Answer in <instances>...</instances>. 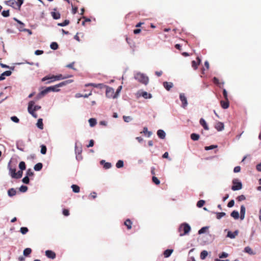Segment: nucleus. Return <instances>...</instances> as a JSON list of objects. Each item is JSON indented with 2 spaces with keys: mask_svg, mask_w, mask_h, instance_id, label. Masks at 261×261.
<instances>
[{
  "mask_svg": "<svg viewBox=\"0 0 261 261\" xmlns=\"http://www.w3.org/2000/svg\"><path fill=\"white\" fill-rule=\"evenodd\" d=\"M16 193V190L13 188H11V189H9L8 191V194L10 197L15 195Z\"/></svg>",
  "mask_w": 261,
  "mask_h": 261,
  "instance_id": "28",
  "label": "nucleus"
},
{
  "mask_svg": "<svg viewBox=\"0 0 261 261\" xmlns=\"http://www.w3.org/2000/svg\"><path fill=\"white\" fill-rule=\"evenodd\" d=\"M43 167L42 164L41 163H39L36 164L34 167V169L35 171H40L42 169Z\"/></svg>",
  "mask_w": 261,
  "mask_h": 261,
  "instance_id": "27",
  "label": "nucleus"
},
{
  "mask_svg": "<svg viewBox=\"0 0 261 261\" xmlns=\"http://www.w3.org/2000/svg\"><path fill=\"white\" fill-rule=\"evenodd\" d=\"M221 106L222 108L226 109L229 106V102L228 99H225L220 101Z\"/></svg>",
  "mask_w": 261,
  "mask_h": 261,
  "instance_id": "14",
  "label": "nucleus"
},
{
  "mask_svg": "<svg viewBox=\"0 0 261 261\" xmlns=\"http://www.w3.org/2000/svg\"><path fill=\"white\" fill-rule=\"evenodd\" d=\"M71 188L72 189V191L74 193H79L80 192V187L76 185H72L71 186Z\"/></svg>",
  "mask_w": 261,
  "mask_h": 261,
  "instance_id": "26",
  "label": "nucleus"
},
{
  "mask_svg": "<svg viewBox=\"0 0 261 261\" xmlns=\"http://www.w3.org/2000/svg\"><path fill=\"white\" fill-rule=\"evenodd\" d=\"M190 230L191 227L187 223L182 224L178 228V231L180 232V236H183L187 234Z\"/></svg>",
  "mask_w": 261,
  "mask_h": 261,
  "instance_id": "5",
  "label": "nucleus"
},
{
  "mask_svg": "<svg viewBox=\"0 0 261 261\" xmlns=\"http://www.w3.org/2000/svg\"><path fill=\"white\" fill-rule=\"evenodd\" d=\"M90 125L92 127L95 126L96 124V120L95 118H90L89 120Z\"/></svg>",
  "mask_w": 261,
  "mask_h": 261,
  "instance_id": "37",
  "label": "nucleus"
},
{
  "mask_svg": "<svg viewBox=\"0 0 261 261\" xmlns=\"http://www.w3.org/2000/svg\"><path fill=\"white\" fill-rule=\"evenodd\" d=\"M124 224L125 226H126L127 229L129 230L132 228V222L131 221V220L130 219H126L125 221Z\"/></svg>",
  "mask_w": 261,
  "mask_h": 261,
  "instance_id": "21",
  "label": "nucleus"
},
{
  "mask_svg": "<svg viewBox=\"0 0 261 261\" xmlns=\"http://www.w3.org/2000/svg\"><path fill=\"white\" fill-rule=\"evenodd\" d=\"M72 82H73V81L72 80H69L67 81L62 82H61L57 85H56L55 86L47 87L44 90L41 91L39 95L40 96H43L50 91L58 92L60 91V89H59V88L63 86H65V85H67V84L71 83Z\"/></svg>",
  "mask_w": 261,
  "mask_h": 261,
  "instance_id": "1",
  "label": "nucleus"
},
{
  "mask_svg": "<svg viewBox=\"0 0 261 261\" xmlns=\"http://www.w3.org/2000/svg\"><path fill=\"white\" fill-rule=\"evenodd\" d=\"M152 182L156 185H159L160 184V180L155 176H153L152 177Z\"/></svg>",
  "mask_w": 261,
  "mask_h": 261,
  "instance_id": "39",
  "label": "nucleus"
},
{
  "mask_svg": "<svg viewBox=\"0 0 261 261\" xmlns=\"http://www.w3.org/2000/svg\"><path fill=\"white\" fill-rule=\"evenodd\" d=\"M14 19L19 24V26L18 27V29L20 31H29V29H25L23 28L24 27V24L23 23H22L21 21H20L16 18H14Z\"/></svg>",
  "mask_w": 261,
  "mask_h": 261,
  "instance_id": "9",
  "label": "nucleus"
},
{
  "mask_svg": "<svg viewBox=\"0 0 261 261\" xmlns=\"http://www.w3.org/2000/svg\"><path fill=\"white\" fill-rule=\"evenodd\" d=\"M5 4L8 6H11L15 9H20L21 5L23 3V0H17L15 1L14 0H9L5 1Z\"/></svg>",
  "mask_w": 261,
  "mask_h": 261,
  "instance_id": "6",
  "label": "nucleus"
},
{
  "mask_svg": "<svg viewBox=\"0 0 261 261\" xmlns=\"http://www.w3.org/2000/svg\"><path fill=\"white\" fill-rule=\"evenodd\" d=\"M50 47L52 49L56 50L58 48L59 45L57 42H54L50 44Z\"/></svg>",
  "mask_w": 261,
  "mask_h": 261,
  "instance_id": "36",
  "label": "nucleus"
},
{
  "mask_svg": "<svg viewBox=\"0 0 261 261\" xmlns=\"http://www.w3.org/2000/svg\"><path fill=\"white\" fill-rule=\"evenodd\" d=\"M12 121L15 123H18L19 122V119L16 116H12L11 117Z\"/></svg>",
  "mask_w": 261,
  "mask_h": 261,
  "instance_id": "56",
  "label": "nucleus"
},
{
  "mask_svg": "<svg viewBox=\"0 0 261 261\" xmlns=\"http://www.w3.org/2000/svg\"><path fill=\"white\" fill-rule=\"evenodd\" d=\"M12 74V72L11 71L8 70L4 72L1 75H0V81H3L5 79V76H8L11 75Z\"/></svg>",
  "mask_w": 261,
  "mask_h": 261,
  "instance_id": "15",
  "label": "nucleus"
},
{
  "mask_svg": "<svg viewBox=\"0 0 261 261\" xmlns=\"http://www.w3.org/2000/svg\"><path fill=\"white\" fill-rule=\"evenodd\" d=\"M207 229H208L207 227H203L198 231V233L199 234L203 233L206 231V230Z\"/></svg>",
  "mask_w": 261,
  "mask_h": 261,
  "instance_id": "52",
  "label": "nucleus"
},
{
  "mask_svg": "<svg viewBox=\"0 0 261 261\" xmlns=\"http://www.w3.org/2000/svg\"><path fill=\"white\" fill-rule=\"evenodd\" d=\"M196 60V61H193L192 62V66L195 70L197 69L198 65H199L201 62V60L199 57H197Z\"/></svg>",
  "mask_w": 261,
  "mask_h": 261,
  "instance_id": "13",
  "label": "nucleus"
},
{
  "mask_svg": "<svg viewBox=\"0 0 261 261\" xmlns=\"http://www.w3.org/2000/svg\"><path fill=\"white\" fill-rule=\"evenodd\" d=\"M19 168L21 170H24L26 168L25 164L24 162L21 161L19 164Z\"/></svg>",
  "mask_w": 261,
  "mask_h": 261,
  "instance_id": "38",
  "label": "nucleus"
},
{
  "mask_svg": "<svg viewBox=\"0 0 261 261\" xmlns=\"http://www.w3.org/2000/svg\"><path fill=\"white\" fill-rule=\"evenodd\" d=\"M106 95L109 98H115L117 97V94L114 92V89L110 87H106Z\"/></svg>",
  "mask_w": 261,
  "mask_h": 261,
  "instance_id": "7",
  "label": "nucleus"
},
{
  "mask_svg": "<svg viewBox=\"0 0 261 261\" xmlns=\"http://www.w3.org/2000/svg\"><path fill=\"white\" fill-rule=\"evenodd\" d=\"M34 175V172L32 171L31 169H29L27 171V176H32Z\"/></svg>",
  "mask_w": 261,
  "mask_h": 261,
  "instance_id": "49",
  "label": "nucleus"
},
{
  "mask_svg": "<svg viewBox=\"0 0 261 261\" xmlns=\"http://www.w3.org/2000/svg\"><path fill=\"white\" fill-rule=\"evenodd\" d=\"M158 137L161 139H164L165 138L166 134L163 130L159 129L157 132Z\"/></svg>",
  "mask_w": 261,
  "mask_h": 261,
  "instance_id": "20",
  "label": "nucleus"
},
{
  "mask_svg": "<svg viewBox=\"0 0 261 261\" xmlns=\"http://www.w3.org/2000/svg\"><path fill=\"white\" fill-rule=\"evenodd\" d=\"M173 250L172 249H167L164 252V255L165 257H169L172 253L173 252Z\"/></svg>",
  "mask_w": 261,
  "mask_h": 261,
  "instance_id": "24",
  "label": "nucleus"
},
{
  "mask_svg": "<svg viewBox=\"0 0 261 261\" xmlns=\"http://www.w3.org/2000/svg\"><path fill=\"white\" fill-rule=\"evenodd\" d=\"M199 123L205 130L208 129V127L205 121L203 118H201L200 119Z\"/></svg>",
  "mask_w": 261,
  "mask_h": 261,
  "instance_id": "23",
  "label": "nucleus"
},
{
  "mask_svg": "<svg viewBox=\"0 0 261 261\" xmlns=\"http://www.w3.org/2000/svg\"><path fill=\"white\" fill-rule=\"evenodd\" d=\"M217 147V145H211L209 146H205L204 149L206 150H211V149H213L214 148H216Z\"/></svg>",
  "mask_w": 261,
  "mask_h": 261,
  "instance_id": "48",
  "label": "nucleus"
},
{
  "mask_svg": "<svg viewBox=\"0 0 261 261\" xmlns=\"http://www.w3.org/2000/svg\"><path fill=\"white\" fill-rule=\"evenodd\" d=\"M245 252L248 253L249 254H254L252 249L249 246L246 247L244 249Z\"/></svg>",
  "mask_w": 261,
  "mask_h": 261,
  "instance_id": "32",
  "label": "nucleus"
},
{
  "mask_svg": "<svg viewBox=\"0 0 261 261\" xmlns=\"http://www.w3.org/2000/svg\"><path fill=\"white\" fill-rule=\"evenodd\" d=\"M2 15L4 17H8L10 15L9 10H4L2 13Z\"/></svg>",
  "mask_w": 261,
  "mask_h": 261,
  "instance_id": "50",
  "label": "nucleus"
},
{
  "mask_svg": "<svg viewBox=\"0 0 261 261\" xmlns=\"http://www.w3.org/2000/svg\"><path fill=\"white\" fill-rule=\"evenodd\" d=\"M69 23V21L68 20H65L63 22L58 23V25L60 27H64L66 26Z\"/></svg>",
  "mask_w": 261,
  "mask_h": 261,
  "instance_id": "41",
  "label": "nucleus"
},
{
  "mask_svg": "<svg viewBox=\"0 0 261 261\" xmlns=\"http://www.w3.org/2000/svg\"><path fill=\"white\" fill-rule=\"evenodd\" d=\"M207 252L206 250H203L200 253V258L201 259H204L207 256Z\"/></svg>",
  "mask_w": 261,
  "mask_h": 261,
  "instance_id": "35",
  "label": "nucleus"
},
{
  "mask_svg": "<svg viewBox=\"0 0 261 261\" xmlns=\"http://www.w3.org/2000/svg\"><path fill=\"white\" fill-rule=\"evenodd\" d=\"M239 233L238 230H236L234 232L228 231L227 236L231 239H234Z\"/></svg>",
  "mask_w": 261,
  "mask_h": 261,
  "instance_id": "18",
  "label": "nucleus"
},
{
  "mask_svg": "<svg viewBox=\"0 0 261 261\" xmlns=\"http://www.w3.org/2000/svg\"><path fill=\"white\" fill-rule=\"evenodd\" d=\"M94 142L93 140H90L89 141V143L88 145H87V147L88 148L92 147L94 145Z\"/></svg>",
  "mask_w": 261,
  "mask_h": 261,
  "instance_id": "63",
  "label": "nucleus"
},
{
  "mask_svg": "<svg viewBox=\"0 0 261 261\" xmlns=\"http://www.w3.org/2000/svg\"><path fill=\"white\" fill-rule=\"evenodd\" d=\"M97 196V194L95 192H93L91 193L90 195L89 196V197H91L92 199H95Z\"/></svg>",
  "mask_w": 261,
  "mask_h": 261,
  "instance_id": "62",
  "label": "nucleus"
},
{
  "mask_svg": "<svg viewBox=\"0 0 261 261\" xmlns=\"http://www.w3.org/2000/svg\"><path fill=\"white\" fill-rule=\"evenodd\" d=\"M141 95L145 99L151 98V95L150 93H148L147 92H142Z\"/></svg>",
  "mask_w": 261,
  "mask_h": 261,
  "instance_id": "30",
  "label": "nucleus"
},
{
  "mask_svg": "<svg viewBox=\"0 0 261 261\" xmlns=\"http://www.w3.org/2000/svg\"><path fill=\"white\" fill-rule=\"evenodd\" d=\"M54 11L51 12V13L52 17L55 19H59L60 18V13L58 12H56V11L57 10V9H54Z\"/></svg>",
  "mask_w": 261,
  "mask_h": 261,
  "instance_id": "19",
  "label": "nucleus"
},
{
  "mask_svg": "<svg viewBox=\"0 0 261 261\" xmlns=\"http://www.w3.org/2000/svg\"><path fill=\"white\" fill-rule=\"evenodd\" d=\"M225 215H226V214L224 212L217 213H216V218L218 219H220L222 217L225 216Z\"/></svg>",
  "mask_w": 261,
  "mask_h": 261,
  "instance_id": "40",
  "label": "nucleus"
},
{
  "mask_svg": "<svg viewBox=\"0 0 261 261\" xmlns=\"http://www.w3.org/2000/svg\"><path fill=\"white\" fill-rule=\"evenodd\" d=\"M46 147L44 145H41V153L43 154H45L46 153Z\"/></svg>",
  "mask_w": 261,
  "mask_h": 261,
  "instance_id": "44",
  "label": "nucleus"
},
{
  "mask_svg": "<svg viewBox=\"0 0 261 261\" xmlns=\"http://www.w3.org/2000/svg\"><path fill=\"white\" fill-rule=\"evenodd\" d=\"M230 216L235 219H238L239 218V212L236 211H232L230 214Z\"/></svg>",
  "mask_w": 261,
  "mask_h": 261,
  "instance_id": "29",
  "label": "nucleus"
},
{
  "mask_svg": "<svg viewBox=\"0 0 261 261\" xmlns=\"http://www.w3.org/2000/svg\"><path fill=\"white\" fill-rule=\"evenodd\" d=\"M123 118L124 121L126 122H128L132 120V118L130 116H124L123 117Z\"/></svg>",
  "mask_w": 261,
  "mask_h": 261,
  "instance_id": "57",
  "label": "nucleus"
},
{
  "mask_svg": "<svg viewBox=\"0 0 261 261\" xmlns=\"http://www.w3.org/2000/svg\"><path fill=\"white\" fill-rule=\"evenodd\" d=\"M241 171V167L240 166H236L233 169V171L235 173L239 172Z\"/></svg>",
  "mask_w": 261,
  "mask_h": 261,
  "instance_id": "64",
  "label": "nucleus"
},
{
  "mask_svg": "<svg viewBox=\"0 0 261 261\" xmlns=\"http://www.w3.org/2000/svg\"><path fill=\"white\" fill-rule=\"evenodd\" d=\"M123 161L122 160H119L116 163V166L117 168H121L123 166Z\"/></svg>",
  "mask_w": 261,
  "mask_h": 261,
  "instance_id": "42",
  "label": "nucleus"
},
{
  "mask_svg": "<svg viewBox=\"0 0 261 261\" xmlns=\"http://www.w3.org/2000/svg\"><path fill=\"white\" fill-rule=\"evenodd\" d=\"M223 96H224V98L225 99H228L227 92L226 89H224L223 90Z\"/></svg>",
  "mask_w": 261,
  "mask_h": 261,
  "instance_id": "60",
  "label": "nucleus"
},
{
  "mask_svg": "<svg viewBox=\"0 0 261 261\" xmlns=\"http://www.w3.org/2000/svg\"><path fill=\"white\" fill-rule=\"evenodd\" d=\"M45 255L49 258L54 259L56 258V255L55 252L51 250H46L45 251Z\"/></svg>",
  "mask_w": 261,
  "mask_h": 261,
  "instance_id": "11",
  "label": "nucleus"
},
{
  "mask_svg": "<svg viewBox=\"0 0 261 261\" xmlns=\"http://www.w3.org/2000/svg\"><path fill=\"white\" fill-rule=\"evenodd\" d=\"M246 199V197L244 195H240L237 198V199L238 201H243V200H244L245 199Z\"/></svg>",
  "mask_w": 261,
  "mask_h": 261,
  "instance_id": "54",
  "label": "nucleus"
},
{
  "mask_svg": "<svg viewBox=\"0 0 261 261\" xmlns=\"http://www.w3.org/2000/svg\"><path fill=\"white\" fill-rule=\"evenodd\" d=\"M135 79L140 83L147 85L148 83V77L143 73H137L135 75Z\"/></svg>",
  "mask_w": 261,
  "mask_h": 261,
  "instance_id": "4",
  "label": "nucleus"
},
{
  "mask_svg": "<svg viewBox=\"0 0 261 261\" xmlns=\"http://www.w3.org/2000/svg\"><path fill=\"white\" fill-rule=\"evenodd\" d=\"M144 134H147V136L149 137L151 136V132H148V129L146 127H144L143 128V132Z\"/></svg>",
  "mask_w": 261,
  "mask_h": 261,
  "instance_id": "47",
  "label": "nucleus"
},
{
  "mask_svg": "<svg viewBox=\"0 0 261 261\" xmlns=\"http://www.w3.org/2000/svg\"><path fill=\"white\" fill-rule=\"evenodd\" d=\"M179 98L181 101L182 102V106L183 108H185L188 105L187 98L185 96V94L183 93L180 94Z\"/></svg>",
  "mask_w": 261,
  "mask_h": 261,
  "instance_id": "10",
  "label": "nucleus"
},
{
  "mask_svg": "<svg viewBox=\"0 0 261 261\" xmlns=\"http://www.w3.org/2000/svg\"><path fill=\"white\" fill-rule=\"evenodd\" d=\"M205 201L203 200H200L197 203V206L198 207H201L205 204Z\"/></svg>",
  "mask_w": 261,
  "mask_h": 261,
  "instance_id": "43",
  "label": "nucleus"
},
{
  "mask_svg": "<svg viewBox=\"0 0 261 261\" xmlns=\"http://www.w3.org/2000/svg\"><path fill=\"white\" fill-rule=\"evenodd\" d=\"M27 190L28 187L25 186H21L19 188V190L21 192H25L27 191Z\"/></svg>",
  "mask_w": 261,
  "mask_h": 261,
  "instance_id": "53",
  "label": "nucleus"
},
{
  "mask_svg": "<svg viewBox=\"0 0 261 261\" xmlns=\"http://www.w3.org/2000/svg\"><path fill=\"white\" fill-rule=\"evenodd\" d=\"M8 167L9 169V174L12 178H15V176L16 175V169L12 168L10 166V164H9Z\"/></svg>",
  "mask_w": 261,
  "mask_h": 261,
  "instance_id": "16",
  "label": "nucleus"
},
{
  "mask_svg": "<svg viewBox=\"0 0 261 261\" xmlns=\"http://www.w3.org/2000/svg\"><path fill=\"white\" fill-rule=\"evenodd\" d=\"M234 204V201L233 200H231L227 204V206L228 207H232Z\"/></svg>",
  "mask_w": 261,
  "mask_h": 261,
  "instance_id": "59",
  "label": "nucleus"
},
{
  "mask_svg": "<svg viewBox=\"0 0 261 261\" xmlns=\"http://www.w3.org/2000/svg\"><path fill=\"white\" fill-rule=\"evenodd\" d=\"M228 254L225 252H222L221 254L219 255V257L220 258H225L228 256Z\"/></svg>",
  "mask_w": 261,
  "mask_h": 261,
  "instance_id": "55",
  "label": "nucleus"
},
{
  "mask_svg": "<svg viewBox=\"0 0 261 261\" xmlns=\"http://www.w3.org/2000/svg\"><path fill=\"white\" fill-rule=\"evenodd\" d=\"M63 214L65 216L69 215V212L67 209H64L63 211Z\"/></svg>",
  "mask_w": 261,
  "mask_h": 261,
  "instance_id": "61",
  "label": "nucleus"
},
{
  "mask_svg": "<svg viewBox=\"0 0 261 261\" xmlns=\"http://www.w3.org/2000/svg\"><path fill=\"white\" fill-rule=\"evenodd\" d=\"M28 231L29 229L27 227H22L20 228V231L23 234H26L28 232Z\"/></svg>",
  "mask_w": 261,
  "mask_h": 261,
  "instance_id": "46",
  "label": "nucleus"
},
{
  "mask_svg": "<svg viewBox=\"0 0 261 261\" xmlns=\"http://www.w3.org/2000/svg\"><path fill=\"white\" fill-rule=\"evenodd\" d=\"M71 76H63L62 74H59L58 75H51V76H46L44 77H43L41 79L42 82H44L45 81L48 80L46 84H49L53 82L58 81L62 79H66L68 77H70Z\"/></svg>",
  "mask_w": 261,
  "mask_h": 261,
  "instance_id": "3",
  "label": "nucleus"
},
{
  "mask_svg": "<svg viewBox=\"0 0 261 261\" xmlns=\"http://www.w3.org/2000/svg\"><path fill=\"white\" fill-rule=\"evenodd\" d=\"M32 249L30 248H25L23 252V255L25 256H28L32 252Z\"/></svg>",
  "mask_w": 261,
  "mask_h": 261,
  "instance_id": "25",
  "label": "nucleus"
},
{
  "mask_svg": "<svg viewBox=\"0 0 261 261\" xmlns=\"http://www.w3.org/2000/svg\"><path fill=\"white\" fill-rule=\"evenodd\" d=\"M106 87H107V86L104 85L103 84L100 83V84H97L96 88H99V89H102L104 88H106Z\"/></svg>",
  "mask_w": 261,
  "mask_h": 261,
  "instance_id": "58",
  "label": "nucleus"
},
{
  "mask_svg": "<svg viewBox=\"0 0 261 261\" xmlns=\"http://www.w3.org/2000/svg\"><path fill=\"white\" fill-rule=\"evenodd\" d=\"M101 164H103L104 163V165H103V167L106 169H109L111 167V164L110 163H105V161L103 160H102L101 162H100Z\"/></svg>",
  "mask_w": 261,
  "mask_h": 261,
  "instance_id": "34",
  "label": "nucleus"
},
{
  "mask_svg": "<svg viewBox=\"0 0 261 261\" xmlns=\"http://www.w3.org/2000/svg\"><path fill=\"white\" fill-rule=\"evenodd\" d=\"M22 171L23 170H20L18 171L17 172H16V175L15 176V178H16V179L20 178L22 176V174H23Z\"/></svg>",
  "mask_w": 261,
  "mask_h": 261,
  "instance_id": "45",
  "label": "nucleus"
},
{
  "mask_svg": "<svg viewBox=\"0 0 261 261\" xmlns=\"http://www.w3.org/2000/svg\"><path fill=\"white\" fill-rule=\"evenodd\" d=\"M240 213H241V217H240L241 219L243 220L244 219L245 214V207L243 205H241V206Z\"/></svg>",
  "mask_w": 261,
  "mask_h": 261,
  "instance_id": "22",
  "label": "nucleus"
},
{
  "mask_svg": "<svg viewBox=\"0 0 261 261\" xmlns=\"http://www.w3.org/2000/svg\"><path fill=\"white\" fill-rule=\"evenodd\" d=\"M224 125L223 123L221 122H217L216 123L215 125V128L218 130V131H221L224 129Z\"/></svg>",
  "mask_w": 261,
  "mask_h": 261,
  "instance_id": "12",
  "label": "nucleus"
},
{
  "mask_svg": "<svg viewBox=\"0 0 261 261\" xmlns=\"http://www.w3.org/2000/svg\"><path fill=\"white\" fill-rule=\"evenodd\" d=\"M233 186L231 189L233 191H237L241 190L242 188V184L241 182H237L236 180H233L232 181Z\"/></svg>",
  "mask_w": 261,
  "mask_h": 261,
  "instance_id": "8",
  "label": "nucleus"
},
{
  "mask_svg": "<svg viewBox=\"0 0 261 261\" xmlns=\"http://www.w3.org/2000/svg\"><path fill=\"white\" fill-rule=\"evenodd\" d=\"M164 87L168 91H169L172 88L173 85L171 82H165L163 83Z\"/></svg>",
  "mask_w": 261,
  "mask_h": 261,
  "instance_id": "17",
  "label": "nucleus"
},
{
  "mask_svg": "<svg viewBox=\"0 0 261 261\" xmlns=\"http://www.w3.org/2000/svg\"><path fill=\"white\" fill-rule=\"evenodd\" d=\"M35 102L34 101H31L29 102L28 110L30 114H31L33 117L37 118L38 115L35 113V111H38L41 109L40 106H34Z\"/></svg>",
  "mask_w": 261,
  "mask_h": 261,
  "instance_id": "2",
  "label": "nucleus"
},
{
  "mask_svg": "<svg viewBox=\"0 0 261 261\" xmlns=\"http://www.w3.org/2000/svg\"><path fill=\"white\" fill-rule=\"evenodd\" d=\"M199 135L197 134L193 133L191 135V138L193 141H197L199 140Z\"/></svg>",
  "mask_w": 261,
  "mask_h": 261,
  "instance_id": "33",
  "label": "nucleus"
},
{
  "mask_svg": "<svg viewBox=\"0 0 261 261\" xmlns=\"http://www.w3.org/2000/svg\"><path fill=\"white\" fill-rule=\"evenodd\" d=\"M22 182L25 184H29L30 182V179L28 176H25L22 179Z\"/></svg>",
  "mask_w": 261,
  "mask_h": 261,
  "instance_id": "51",
  "label": "nucleus"
},
{
  "mask_svg": "<svg viewBox=\"0 0 261 261\" xmlns=\"http://www.w3.org/2000/svg\"><path fill=\"white\" fill-rule=\"evenodd\" d=\"M37 126L39 128H40L41 129H42L43 128V122H42V119L40 118L38 120V121L37 123Z\"/></svg>",
  "mask_w": 261,
  "mask_h": 261,
  "instance_id": "31",
  "label": "nucleus"
}]
</instances>
